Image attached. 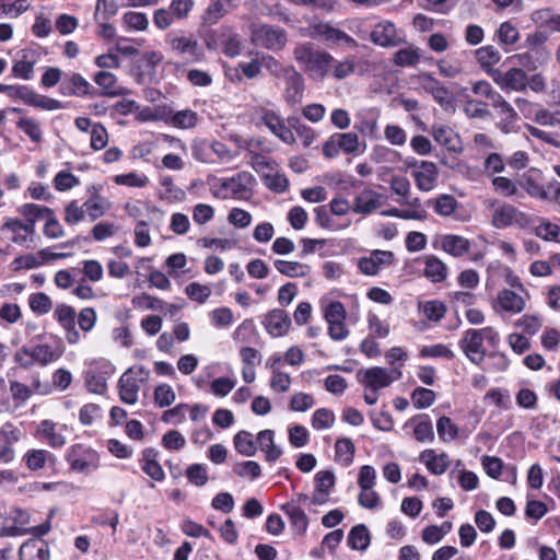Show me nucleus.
I'll list each match as a JSON object with an SVG mask.
<instances>
[{
	"label": "nucleus",
	"mask_w": 560,
	"mask_h": 560,
	"mask_svg": "<svg viewBox=\"0 0 560 560\" xmlns=\"http://www.w3.org/2000/svg\"><path fill=\"white\" fill-rule=\"evenodd\" d=\"M295 61L303 66L313 80H324L332 68L335 58L326 50L315 49L312 43H302L293 49Z\"/></svg>",
	"instance_id": "1"
},
{
	"label": "nucleus",
	"mask_w": 560,
	"mask_h": 560,
	"mask_svg": "<svg viewBox=\"0 0 560 560\" xmlns=\"http://www.w3.org/2000/svg\"><path fill=\"white\" fill-rule=\"evenodd\" d=\"M85 364L83 377L88 390L94 394H104L107 390V381L116 372L115 365L105 358L93 359Z\"/></svg>",
	"instance_id": "2"
},
{
	"label": "nucleus",
	"mask_w": 560,
	"mask_h": 560,
	"mask_svg": "<svg viewBox=\"0 0 560 560\" xmlns=\"http://www.w3.org/2000/svg\"><path fill=\"white\" fill-rule=\"evenodd\" d=\"M250 40L260 48L278 52L281 51L288 43V33L284 28L267 24H253L250 26Z\"/></svg>",
	"instance_id": "3"
},
{
	"label": "nucleus",
	"mask_w": 560,
	"mask_h": 560,
	"mask_svg": "<svg viewBox=\"0 0 560 560\" xmlns=\"http://www.w3.org/2000/svg\"><path fill=\"white\" fill-rule=\"evenodd\" d=\"M165 43L175 54L187 57L189 62L199 63L206 60L205 48L194 34L186 35L182 31L179 33H168Z\"/></svg>",
	"instance_id": "4"
},
{
	"label": "nucleus",
	"mask_w": 560,
	"mask_h": 560,
	"mask_svg": "<svg viewBox=\"0 0 560 560\" xmlns=\"http://www.w3.org/2000/svg\"><path fill=\"white\" fill-rule=\"evenodd\" d=\"M71 470L81 474H89L100 467L98 453L82 443L71 445L65 455Z\"/></svg>",
	"instance_id": "5"
},
{
	"label": "nucleus",
	"mask_w": 560,
	"mask_h": 560,
	"mask_svg": "<svg viewBox=\"0 0 560 560\" xmlns=\"http://www.w3.org/2000/svg\"><path fill=\"white\" fill-rule=\"evenodd\" d=\"M401 376L402 373L399 368L386 369L373 366L359 370L357 373L358 382L370 390H380L388 387L393 382L401 378Z\"/></svg>",
	"instance_id": "6"
},
{
	"label": "nucleus",
	"mask_w": 560,
	"mask_h": 560,
	"mask_svg": "<svg viewBox=\"0 0 560 560\" xmlns=\"http://www.w3.org/2000/svg\"><path fill=\"white\" fill-rule=\"evenodd\" d=\"M9 90H14L16 98L23 101L24 104L28 106L46 110L63 108V104L60 101L38 94L27 85H8L0 83V93H7Z\"/></svg>",
	"instance_id": "7"
},
{
	"label": "nucleus",
	"mask_w": 560,
	"mask_h": 560,
	"mask_svg": "<svg viewBox=\"0 0 560 560\" xmlns=\"http://www.w3.org/2000/svg\"><path fill=\"white\" fill-rule=\"evenodd\" d=\"M359 137L354 132H336L331 135L323 144V154L327 159L336 158L340 152L346 154H358Z\"/></svg>",
	"instance_id": "8"
},
{
	"label": "nucleus",
	"mask_w": 560,
	"mask_h": 560,
	"mask_svg": "<svg viewBox=\"0 0 560 560\" xmlns=\"http://www.w3.org/2000/svg\"><path fill=\"white\" fill-rule=\"evenodd\" d=\"M256 113L260 122L265 125L275 137L279 138L285 144L295 143L293 131L287 127L284 119L277 112L261 107Z\"/></svg>",
	"instance_id": "9"
},
{
	"label": "nucleus",
	"mask_w": 560,
	"mask_h": 560,
	"mask_svg": "<svg viewBox=\"0 0 560 560\" xmlns=\"http://www.w3.org/2000/svg\"><path fill=\"white\" fill-rule=\"evenodd\" d=\"M284 81L283 100L289 106H295L302 103L305 81L303 75L294 66H287V71L281 77Z\"/></svg>",
	"instance_id": "10"
},
{
	"label": "nucleus",
	"mask_w": 560,
	"mask_h": 560,
	"mask_svg": "<svg viewBox=\"0 0 560 560\" xmlns=\"http://www.w3.org/2000/svg\"><path fill=\"white\" fill-rule=\"evenodd\" d=\"M311 36L319 37L326 43L335 45H347L350 48H357L358 42L340 28L335 27L328 22H317L311 25Z\"/></svg>",
	"instance_id": "11"
},
{
	"label": "nucleus",
	"mask_w": 560,
	"mask_h": 560,
	"mask_svg": "<svg viewBox=\"0 0 560 560\" xmlns=\"http://www.w3.org/2000/svg\"><path fill=\"white\" fill-rule=\"evenodd\" d=\"M483 341L478 329H467L458 341V346L470 362L479 365L486 357Z\"/></svg>",
	"instance_id": "12"
},
{
	"label": "nucleus",
	"mask_w": 560,
	"mask_h": 560,
	"mask_svg": "<svg viewBox=\"0 0 560 560\" xmlns=\"http://www.w3.org/2000/svg\"><path fill=\"white\" fill-rule=\"evenodd\" d=\"M52 342H39L32 347L33 354L37 364L47 366L57 362L65 353L66 347L62 339L58 336H51Z\"/></svg>",
	"instance_id": "13"
},
{
	"label": "nucleus",
	"mask_w": 560,
	"mask_h": 560,
	"mask_svg": "<svg viewBox=\"0 0 560 560\" xmlns=\"http://www.w3.org/2000/svg\"><path fill=\"white\" fill-rule=\"evenodd\" d=\"M493 81L505 92L523 91L527 85V75L520 68H512L509 71L494 70L492 72Z\"/></svg>",
	"instance_id": "14"
},
{
	"label": "nucleus",
	"mask_w": 560,
	"mask_h": 560,
	"mask_svg": "<svg viewBox=\"0 0 560 560\" xmlns=\"http://www.w3.org/2000/svg\"><path fill=\"white\" fill-rule=\"evenodd\" d=\"M102 189L101 185H91L86 189L89 198L83 202V206L92 222L103 217L110 209L109 200L101 195Z\"/></svg>",
	"instance_id": "15"
},
{
	"label": "nucleus",
	"mask_w": 560,
	"mask_h": 560,
	"mask_svg": "<svg viewBox=\"0 0 560 560\" xmlns=\"http://www.w3.org/2000/svg\"><path fill=\"white\" fill-rule=\"evenodd\" d=\"M422 86L429 92L434 101L445 110L454 107V95L438 79L430 73L421 75Z\"/></svg>",
	"instance_id": "16"
},
{
	"label": "nucleus",
	"mask_w": 560,
	"mask_h": 560,
	"mask_svg": "<svg viewBox=\"0 0 560 560\" xmlns=\"http://www.w3.org/2000/svg\"><path fill=\"white\" fill-rule=\"evenodd\" d=\"M433 246L455 258H459L469 253L471 243L468 238L462 235L444 234L440 235L434 241Z\"/></svg>",
	"instance_id": "17"
},
{
	"label": "nucleus",
	"mask_w": 560,
	"mask_h": 560,
	"mask_svg": "<svg viewBox=\"0 0 560 560\" xmlns=\"http://www.w3.org/2000/svg\"><path fill=\"white\" fill-rule=\"evenodd\" d=\"M385 201V197L370 188L363 189L355 196L351 210L357 214L369 215L380 209Z\"/></svg>",
	"instance_id": "18"
},
{
	"label": "nucleus",
	"mask_w": 560,
	"mask_h": 560,
	"mask_svg": "<svg viewBox=\"0 0 560 560\" xmlns=\"http://www.w3.org/2000/svg\"><path fill=\"white\" fill-rule=\"evenodd\" d=\"M411 176L419 190L429 192L433 190L438 184L439 168L434 162L421 161L419 170L412 171Z\"/></svg>",
	"instance_id": "19"
},
{
	"label": "nucleus",
	"mask_w": 560,
	"mask_h": 560,
	"mask_svg": "<svg viewBox=\"0 0 560 560\" xmlns=\"http://www.w3.org/2000/svg\"><path fill=\"white\" fill-rule=\"evenodd\" d=\"M262 325L270 336L282 337L290 329L291 318L285 311L273 308L266 314Z\"/></svg>",
	"instance_id": "20"
},
{
	"label": "nucleus",
	"mask_w": 560,
	"mask_h": 560,
	"mask_svg": "<svg viewBox=\"0 0 560 560\" xmlns=\"http://www.w3.org/2000/svg\"><path fill=\"white\" fill-rule=\"evenodd\" d=\"M21 432L12 423L0 429V463L9 464L14 459V443L20 440Z\"/></svg>",
	"instance_id": "21"
},
{
	"label": "nucleus",
	"mask_w": 560,
	"mask_h": 560,
	"mask_svg": "<svg viewBox=\"0 0 560 560\" xmlns=\"http://www.w3.org/2000/svg\"><path fill=\"white\" fill-rule=\"evenodd\" d=\"M91 84L77 72L65 73L59 85L60 94L65 96L83 97L90 93Z\"/></svg>",
	"instance_id": "22"
},
{
	"label": "nucleus",
	"mask_w": 560,
	"mask_h": 560,
	"mask_svg": "<svg viewBox=\"0 0 560 560\" xmlns=\"http://www.w3.org/2000/svg\"><path fill=\"white\" fill-rule=\"evenodd\" d=\"M526 222L525 213L511 205L498 208L492 214V224L497 229H505L512 224L523 226Z\"/></svg>",
	"instance_id": "23"
},
{
	"label": "nucleus",
	"mask_w": 560,
	"mask_h": 560,
	"mask_svg": "<svg viewBox=\"0 0 560 560\" xmlns=\"http://www.w3.org/2000/svg\"><path fill=\"white\" fill-rule=\"evenodd\" d=\"M37 62V54L33 49H22L18 52L12 66V73L15 78L30 80L34 73V66Z\"/></svg>",
	"instance_id": "24"
},
{
	"label": "nucleus",
	"mask_w": 560,
	"mask_h": 560,
	"mask_svg": "<svg viewBox=\"0 0 560 560\" xmlns=\"http://www.w3.org/2000/svg\"><path fill=\"white\" fill-rule=\"evenodd\" d=\"M159 452L153 447H147L139 459L142 471L152 480L161 482L165 479V472L158 460Z\"/></svg>",
	"instance_id": "25"
},
{
	"label": "nucleus",
	"mask_w": 560,
	"mask_h": 560,
	"mask_svg": "<svg viewBox=\"0 0 560 560\" xmlns=\"http://www.w3.org/2000/svg\"><path fill=\"white\" fill-rule=\"evenodd\" d=\"M373 44L382 47H392L398 44L396 27L392 22H380L370 34Z\"/></svg>",
	"instance_id": "26"
},
{
	"label": "nucleus",
	"mask_w": 560,
	"mask_h": 560,
	"mask_svg": "<svg viewBox=\"0 0 560 560\" xmlns=\"http://www.w3.org/2000/svg\"><path fill=\"white\" fill-rule=\"evenodd\" d=\"M19 556L21 560H48L49 548L45 540L31 538L21 545Z\"/></svg>",
	"instance_id": "27"
},
{
	"label": "nucleus",
	"mask_w": 560,
	"mask_h": 560,
	"mask_svg": "<svg viewBox=\"0 0 560 560\" xmlns=\"http://www.w3.org/2000/svg\"><path fill=\"white\" fill-rule=\"evenodd\" d=\"M541 173L537 170H529L523 174L520 186L530 196L537 199L547 200L549 195L541 185Z\"/></svg>",
	"instance_id": "28"
},
{
	"label": "nucleus",
	"mask_w": 560,
	"mask_h": 560,
	"mask_svg": "<svg viewBox=\"0 0 560 560\" xmlns=\"http://www.w3.org/2000/svg\"><path fill=\"white\" fill-rule=\"evenodd\" d=\"M255 183V177L248 172H240L230 178H221L220 186L222 189H231L234 196H243Z\"/></svg>",
	"instance_id": "29"
},
{
	"label": "nucleus",
	"mask_w": 560,
	"mask_h": 560,
	"mask_svg": "<svg viewBox=\"0 0 560 560\" xmlns=\"http://www.w3.org/2000/svg\"><path fill=\"white\" fill-rule=\"evenodd\" d=\"M281 511L288 516L293 532L303 536L308 527V517L304 510L295 503H284L281 505Z\"/></svg>",
	"instance_id": "30"
},
{
	"label": "nucleus",
	"mask_w": 560,
	"mask_h": 560,
	"mask_svg": "<svg viewBox=\"0 0 560 560\" xmlns=\"http://www.w3.org/2000/svg\"><path fill=\"white\" fill-rule=\"evenodd\" d=\"M133 369H128L119 378V397L128 404L133 405L138 400L139 385L136 378L131 376Z\"/></svg>",
	"instance_id": "31"
},
{
	"label": "nucleus",
	"mask_w": 560,
	"mask_h": 560,
	"mask_svg": "<svg viewBox=\"0 0 560 560\" xmlns=\"http://www.w3.org/2000/svg\"><path fill=\"white\" fill-rule=\"evenodd\" d=\"M420 462L424 463L427 469L433 475L444 474L448 466L450 459L446 453L436 455L434 450L428 448L420 454Z\"/></svg>",
	"instance_id": "32"
},
{
	"label": "nucleus",
	"mask_w": 560,
	"mask_h": 560,
	"mask_svg": "<svg viewBox=\"0 0 560 560\" xmlns=\"http://www.w3.org/2000/svg\"><path fill=\"white\" fill-rule=\"evenodd\" d=\"M57 424L51 420H43L36 431V438L46 440L47 444L52 448H60L66 444V438L57 432Z\"/></svg>",
	"instance_id": "33"
},
{
	"label": "nucleus",
	"mask_w": 560,
	"mask_h": 560,
	"mask_svg": "<svg viewBox=\"0 0 560 560\" xmlns=\"http://www.w3.org/2000/svg\"><path fill=\"white\" fill-rule=\"evenodd\" d=\"M432 136L439 144L445 147L447 150L453 152L460 150L458 136L450 126L433 125Z\"/></svg>",
	"instance_id": "34"
},
{
	"label": "nucleus",
	"mask_w": 560,
	"mask_h": 560,
	"mask_svg": "<svg viewBox=\"0 0 560 560\" xmlns=\"http://www.w3.org/2000/svg\"><path fill=\"white\" fill-rule=\"evenodd\" d=\"M35 221H26L23 223L20 219H8L3 225L1 226V230H8L11 232H20L23 231V235H13L11 241L15 244L22 245L24 244L31 235L35 232Z\"/></svg>",
	"instance_id": "35"
},
{
	"label": "nucleus",
	"mask_w": 560,
	"mask_h": 560,
	"mask_svg": "<svg viewBox=\"0 0 560 560\" xmlns=\"http://www.w3.org/2000/svg\"><path fill=\"white\" fill-rule=\"evenodd\" d=\"M425 203L432 207L440 217H451L459 207L457 199L448 194H441L435 198H430Z\"/></svg>",
	"instance_id": "36"
},
{
	"label": "nucleus",
	"mask_w": 560,
	"mask_h": 560,
	"mask_svg": "<svg viewBox=\"0 0 560 560\" xmlns=\"http://www.w3.org/2000/svg\"><path fill=\"white\" fill-rule=\"evenodd\" d=\"M497 304L503 312L513 314L521 313L525 307L524 299L517 293L508 289L499 292Z\"/></svg>",
	"instance_id": "37"
},
{
	"label": "nucleus",
	"mask_w": 560,
	"mask_h": 560,
	"mask_svg": "<svg viewBox=\"0 0 560 560\" xmlns=\"http://www.w3.org/2000/svg\"><path fill=\"white\" fill-rule=\"evenodd\" d=\"M530 20L539 27H547L553 32H560V14H556L551 8H542L533 11Z\"/></svg>",
	"instance_id": "38"
},
{
	"label": "nucleus",
	"mask_w": 560,
	"mask_h": 560,
	"mask_svg": "<svg viewBox=\"0 0 560 560\" xmlns=\"http://www.w3.org/2000/svg\"><path fill=\"white\" fill-rule=\"evenodd\" d=\"M230 27L229 25H221L217 28H208L203 33H200L206 48L210 51L222 49Z\"/></svg>",
	"instance_id": "39"
},
{
	"label": "nucleus",
	"mask_w": 560,
	"mask_h": 560,
	"mask_svg": "<svg viewBox=\"0 0 560 560\" xmlns=\"http://www.w3.org/2000/svg\"><path fill=\"white\" fill-rule=\"evenodd\" d=\"M347 544L352 550L365 551L371 544V535L364 524L353 526L348 533Z\"/></svg>",
	"instance_id": "40"
},
{
	"label": "nucleus",
	"mask_w": 560,
	"mask_h": 560,
	"mask_svg": "<svg viewBox=\"0 0 560 560\" xmlns=\"http://www.w3.org/2000/svg\"><path fill=\"white\" fill-rule=\"evenodd\" d=\"M275 268L283 276L290 278H300L305 277L311 273L312 268L307 264H303L300 261H288L282 259H277L273 262Z\"/></svg>",
	"instance_id": "41"
},
{
	"label": "nucleus",
	"mask_w": 560,
	"mask_h": 560,
	"mask_svg": "<svg viewBox=\"0 0 560 560\" xmlns=\"http://www.w3.org/2000/svg\"><path fill=\"white\" fill-rule=\"evenodd\" d=\"M415 422L413 436L418 442H431L434 440L432 421L429 415H418L409 420Z\"/></svg>",
	"instance_id": "42"
},
{
	"label": "nucleus",
	"mask_w": 560,
	"mask_h": 560,
	"mask_svg": "<svg viewBox=\"0 0 560 560\" xmlns=\"http://www.w3.org/2000/svg\"><path fill=\"white\" fill-rule=\"evenodd\" d=\"M233 445L235 451L243 456L252 457L257 452L254 436L246 430H241L234 435Z\"/></svg>",
	"instance_id": "43"
},
{
	"label": "nucleus",
	"mask_w": 560,
	"mask_h": 560,
	"mask_svg": "<svg viewBox=\"0 0 560 560\" xmlns=\"http://www.w3.org/2000/svg\"><path fill=\"white\" fill-rule=\"evenodd\" d=\"M23 459L28 469L38 470L42 469L47 462L54 465L56 456L46 450H28Z\"/></svg>",
	"instance_id": "44"
},
{
	"label": "nucleus",
	"mask_w": 560,
	"mask_h": 560,
	"mask_svg": "<svg viewBox=\"0 0 560 560\" xmlns=\"http://www.w3.org/2000/svg\"><path fill=\"white\" fill-rule=\"evenodd\" d=\"M424 276L432 282H442L447 276V267L440 258L430 255L425 259Z\"/></svg>",
	"instance_id": "45"
},
{
	"label": "nucleus",
	"mask_w": 560,
	"mask_h": 560,
	"mask_svg": "<svg viewBox=\"0 0 560 560\" xmlns=\"http://www.w3.org/2000/svg\"><path fill=\"white\" fill-rule=\"evenodd\" d=\"M226 0H210L207 9L201 15L202 25H214L217 24L226 13L225 10Z\"/></svg>",
	"instance_id": "46"
},
{
	"label": "nucleus",
	"mask_w": 560,
	"mask_h": 560,
	"mask_svg": "<svg viewBox=\"0 0 560 560\" xmlns=\"http://www.w3.org/2000/svg\"><path fill=\"white\" fill-rule=\"evenodd\" d=\"M420 49L417 47H406L394 54L393 62L398 67H413L420 60Z\"/></svg>",
	"instance_id": "47"
},
{
	"label": "nucleus",
	"mask_w": 560,
	"mask_h": 560,
	"mask_svg": "<svg viewBox=\"0 0 560 560\" xmlns=\"http://www.w3.org/2000/svg\"><path fill=\"white\" fill-rule=\"evenodd\" d=\"M498 114L501 119L498 122V127L504 133H509L514 130L515 122L517 120V113L510 105V103L505 102L503 105L497 108Z\"/></svg>",
	"instance_id": "48"
},
{
	"label": "nucleus",
	"mask_w": 560,
	"mask_h": 560,
	"mask_svg": "<svg viewBox=\"0 0 560 560\" xmlns=\"http://www.w3.org/2000/svg\"><path fill=\"white\" fill-rule=\"evenodd\" d=\"M18 212L22 214L26 221H37L42 218H49L54 214L52 209L37 205V203H24L21 207H19Z\"/></svg>",
	"instance_id": "49"
},
{
	"label": "nucleus",
	"mask_w": 560,
	"mask_h": 560,
	"mask_svg": "<svg viewBox=\"0 0 560 560\" xmlns=\"http://www.w3.org/2000/svg\"><path fill=\"white\" fill-rule=\"evenodd\" d=\"M95 83L103 89L102 95L117 96L121 92L116 90V75L108 71H100L94 77Z\"/></svg>",
	"instance_id": "50"
},
{
	"label": "nucleus",
	"mask_w": 560,
	"mask_h": 560,
	"mask_svg": "<svg viewBox=\"0 0 560 560\" xmlns=\"http://www.w3.org/2000/svg\"><path fill=\"white\" fill-rule=\"evenodd\" d=\"M495 35L502 46H512L520 39V32L511 21L501 23Z\"/></svg>",
	"instance_id": "51"
},
{
	"label": "nucleus",
	"mask_w": 560,
	"mask_h": 560,
	"mask_svg": "<svg viewBox=\"0 0 560 560\" xmlns=\"http://www.w3.org/2000/svg\"><path fill=\"white\" fill-rule=\"evenodd\" d=\"M475 56L482 69H489L497 65L501 59L499 50L491 45L478 48Z\"/></svg>",
	"instance_id": "52"
},
{
	"label": "nucleus",
	"mask_w": 560,
	"mask_h": 560,
	"mask_svg": "<svg viewBox=\"0 0 560 560\" xmlns=\"http://www.w3.org/2000/svg\"><path fill=\"white\" fill-rule=\"evenodd\" d=\"M222 52L229 58H235L241 55L243 49V43L240 34L231 26L230 32L224 39Z\"/></svg>",
	"instance_id": "53"
},
{
	"label": "nucleus",
	"mask_w": 560,
	"mask_h": 560,
	"mask_svg": "<svg viewBox=\"0 0 560 560\" xmlns=\"http://www.w3.org/2000/svg\"><path fill=\"white\" fill-rule=\"evenodd\" d=\"M259 57L261 68H265L271 75L281 78L287 71V66H283L278 59L269 54L256 52Z\"/></svg>",
	"instance_id": "54"
},
{
	"label": "nucleus",
	"mask_w": 560,
	"mask_h": 560,
	"mask_svg": "<svg viewBox=\"0 0 560 560\" xmlns=\"http://www.w3.org/2000/svg\"><path fill=\"white\" fill-rule=\"evenodd\" d=\"M28 305L35 314L44 315L51 310L52 301L46 293L37 292L30 295Z\"/></svg>",
	"instance_id": "55"
},
{
	"label": "nucleus",
	"mask_w": 560,
	"mask_h": 560,
	"mask_svg": "<svg viewBox=\"0 0 560 560\" xmlns=\"http://www.w3.org/2000/svg\"><path fill=\"white\" fill-rule=\"evenodd\" d=\"M171 122L182 129L194 128L198 122V115L191 109L178 110L171 117Z\"/></svg>",
	"instance_id": "56"
},
{
	"label": "nucleus",
	"mask_w": 560,
	"mask_h": 560,
	"mask_svg": "<svg viewBox=\"0 0 560 560\" xmlns=\"http://www.w3.org/2000/svg\"><path fill=\"white\" fill-rule=\"evenodd\" d=\"M16 127L22 130L30 139L38 143L43 139V131L38 121L33 118L23 117L16 122Z\"/></svg>",
	"instance_id": "57"
},
{
	"label": "nucleus",
	"mask_w": 560,
	"mask_h": 560,
	"mask_svg": "<svg viewBox=\"0 0 560 560\" xmlns=\"http://www.w3.org/2000/svg\"><path fill=\"white\" fill-rule=\"evenodd\" d=\"M436 431L443 441H452L458 436V428L450 417L442 416L438 419Z\"/></svg>",
	"instance_id": "58"
},
{
	"label": "nucleus",
	"mask_w": 560,
	"mask_h": 560,
	"mask_svg": "<svg viewBox=\"0 0 560 560\" xmlns=\"http://www.w3.org/2000/svg\"><path fill=\"white\" fill-rule=\"evenodd\" d=\"M75 310L74 307L60 303L57 304L54 310V318L58 322V324L63 327H69L75 324Z\"/></svg>",
	"instance_id": "59"
},
{
	"label": "nucleus",
	"mask_w": 560,
	"mask_h": 560,
	"mask_svg": "<svg viewBox=\"0 0 560 560\" xmlns=\"http://www.w3.org/2000/svg\"><path fill=\"white\" fill-rule=\"evenodd\" d=\"M185 475L189 482L197 487H203L208 480V470L203 464H191L186 468Z\"/></svg>",
	"instance_id": "60"
},
{
	"label": "nucleus",
	"mask_w": 560,
	"mask_h": 560,
	"mask_svg": "<svg viewBox=\"0 0 560 560\" xmlns=\"http://www.w3.org/2000/svg\"><path fill=\"white\" fill-rule=\"evenodd\" d=\"M335 423V415L330 409L319 408L315 410L312 417V427L315 430L329 429Z\"/></svg>",
	"instance_id": "61"
},
{
	"label": "nucleus",
	"mask_w": 560,
	"mask_h": 560,
	"mask_svg": "<svg viewBox=\"0 0 560 560\" xmlns=\"http://www.w3.org/2000/svg\"><path fill=\"white\" fill-rule=\"evenodd\" d=\"M411 400L417 409H424L434 402L435 393L429 388L417 387L411 394Z\"/></svg>",
	"instance_id": "62"
},
{
	"label": "nucleus",
	"mask_w": 560,
	"mask_h": 560,
	"mask_svg": "<svg viewBox=\"0 0 560 560\" xmlns=\"http://www.w3.org/2000/svg\"><path fill=\"white\" fill-rule=\"evenodd\" d=\"M336 456L343 460L346 465H350L353 460L355 447L353 442L348 438H340L335 444Z\"/></svg>",
	"instance_id": "63"
},
{
	"label": "nucleus",
	"mask_w": 560,
	"mask_h": 560,
	"mask_svg": "<svg viewBox=\"0 0 560 560\" xmlns=\"http://www.w3.org/2000/svg\"><path fill=\"white\" fill-rule=\"evenodd\" d=\"M54 187L58 191H67L80 184V179L70 172L60 171L52 180Z\"/></svg>",
	"instance_id": "64"
}]
</instances>
